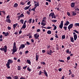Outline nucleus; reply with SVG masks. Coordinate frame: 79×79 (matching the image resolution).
Listing matches in <instances>:
<instances>
[{"label": "nucleus", "instance_id": "obj_1", "mask_svg": "<svg viewBox=\"0 0 79 79\" xmlns=\"http://www.w3.org/2000/svg\"><path fill=\"white\" fill-rule=\"evenodd\" d=\"M13 62V60L11 59L8 60V61L7 62V63L6 64V65L8 69L10 68V64L12 63Z\"/></svg>", "mask_w": 79, "mask_h": 79}, {"label": "nucleus", "instance_id": "obj_2", "mask_svg": "<svg viewBox=\"0 0 79 79\" xmlns=\"http://www.w3.org/2000/svg\"><path fill=\"white\" fill-rule=\"evenodd\" d=\"M1 51H4L5 53H6L7 51V47L6 45L4 46V48H0Z\"/></svg>", "mask_w": 79, "mask_h": 79}, {"label": "nucleus", "instance_id": "obj_3", "mask_svg": "<svg viewBox=\"0 0 79 79\" xmlns=\"http://www.w3.org/2000/svg\"><path fill=\"white\" fill-rule=\"evenodd\" d=\"M49 17L52 16V19H56V17L54 14V13L53 12V13H51L49 15Z\"/></svg>", "mask_w": 79, "mask_h": 79}, {"label": "nucleus", "instance_id": "obj_4", "mask_svg": "<svg viewBox=\"0 0 79 79\" xmlns=\"http://www.w3.org/2000/svg\"><path fill=\"white\" fill-rule=\"evenodd\" d=\"M53 52H52L51 50L50 49V51L48 50L47 51L46 53L49 56L51 55L52 53H53Z\"/></svg>", "mask_w": 79, "mask_h": 79}, {"label": "nucleus", "instance_id": "obj_5", "mask_svg": "<svg viewBox=\"0 0 79 79\" xmlns=\"http://www.w3.org/2000/svg\"><path fill=\"white\" fill-rule=\"evenodd\" d=\"M25 47V45L24 44H21L20 45V47L19 48V51L20 49H23Z\"/></svg>", "mask_w": 79, "mask_h": 79}, {"label": "nucleus", "instance_id": "obj_6", "mask_svg": "<svg viewBox=\"0 0 79 79\" xmlns=\"http://www.w3.org/2000/svg\"><path fill=\"white\" fill-rule=\"evenodd\" d=\"M73 24H70L69 26H68V29L69 30V31H70L71 29L73 27Z\"/></svg>", "mask_w": 79, "mask_h": 79}, {"label": "nucleus", "instance_id": "obj_7", "mask_svg": "<svg viewBox=\"0 0 79 79\" xmlns=\"http://www.w3.org/2000/svg\"><path fill=\"white\" fill-rule=\"evenodd\" d=\"M63 26V21H62L61 22V23L60 25L59 26L60 28L61 29L62 28Z\"/></svg>", "mask_w": 79, "mask_h": 79}, {"label": "nucleus", "instance_id": "obj_8", "mask_svg": "<svg viewBox=\"0 0 79 79\" xmlns=\"http://www.w3.org/2000/svg\"><path fill=\"white\" fill-rule=\"evenodd\" d=\"M34 37H35V38L36 39H37L38 38H39V34L38 35V33H37L34 35Z\"/></svg>", "mask_w": 79, "mask_h": 79}, {"label": "nucleus", "instance_id": "obj_9", "mask_svg": "<svg viewBox=\"0 0 79 79\" xmlns=\"http://www.w3.org/2000/svg\"><path fill=\"white\" fill-rule=\"evenodd\" d=\"M13 49H17V47L16 46V43L15 42H14V45L13 47Z\"/></svg>", "mask_w": 79, "mask_h": 79}, {"label": "nucleus", "instance_id": "obj_10", "mask_svg": "<svg viewBox=\"0 0 79 79\" xmlns=\"http://www.w3.org/2000/svg\"><path fill=\"white\" fill-rule=\"evenodd\" d=\"M70 23L69 21H66V23L64 24V25L65 26H67Z\"/></svg>", "mask_w": 79, "mask_h": 79}, {"label": "nucleus", "instance_id": "obj_11", "mask_svg": "<svg viewBox=\"0 0 79 79\" xmlns=\"http://www.w3.org/2000/svg\"><path fill=\"white\" fill-rule=\"evenodd\" d=\"M34 6L35 8H37V6H39V2H37V4H35Z\"/></svg>", "mask_w": 79, "mask_h": 79}, {"label": "nucleus", "instance_id": "obj_12", "mask_svg": "<svg viewBox=\"0 0 79 79\" xmlns=\"http://www.w3.org/2000/svg\"><path fill=\"white\" fill-rule=\"evenodd\" d=\"M6 22L10 23H11V20L10 19H6Z\"/></svg>", "mask_w": 79, "mask_h": 79}, {"label": "nucleus", "instance_id": "obj_13", "mask_svg": "<svg viewBox=\"0 0 79 79\" xmlns=\"http://www.w3.org/2000/svg\"><path fill=\"white\" fill-rule=\"evenodd\" d=\"M17 51V49H13V52L12 53V54H14L15 52H16Z\"/></svg>", "mask_w": 79, "mask_h": 79}, {"label": "nucleus", "instance_id": "obj_14", "mask_svg": "<svg viewBox=\"0 0 79 79\" xmlns=\"http://www.w3.org/2000/svg\"><path fill=\"white\" fill-rule=\"evenodd\" d=\"M43 73H44L47 77L48 76L47 73L45 70H44Z\"/></svg>", "mask_w": 79, "mask_h": 79}, {"label": "nucleus", "instance_id": "obj_15", "mask_svg": "<svg viewBox=\"0 0 79 79\" xmlns=\"http://www.w3.org/2000/svg\"><path fill=\"white\" fill-rule=\"evenodd\" d=\"M73 37H74V40L76 41L77 38V35H74Z\"/></svg>", "mask_w": 79, "mask_h": 79}, {"label": "nucleus", "instance_id": "obj_16", "mask_svg": "<svg viewBox=\"0 0 79 79\" xmlns=\"http://www.w3.org/2000/svg\"><path fill=\"white\" fill-rule=\"evenodd\" d=\"M74 26L75 27H79V23H77L74 24Z\"/></svg>", "mask_w": 79, "mask_h": 79}, {"label": "nucleus", "instance_id": "obj_17", "mask_svg": "<svg viewBox=\"0 0 79 79\" xmlns=\"http://www.w3.org/2000/svg\"><path fill=\"white\" fill-rule=\"evenodd\" d=\"M32 19L31 18L29 19V20L27 21V23H29V24H31L32 22Z\"/></svg>", "mask_w": 79, "mask_h": 79}, {"label": "nucleus", "instance_id": "obj_18", "mask_svg": "<svg viewBox=\"0 0 79 79\" xmlns=\"http://www.w3.org/2000/svg\"><path fill=\"white\" fill-rule=\"evenodd\" d=\"M70 40L71 42H74V41L73 37H70Z\"/></svg>", "mask_w": 79, "mask_h": 79}, {"label": "nucleus", "instance_id": "obj_19", "mask_svg": "<svg viewBox=\"0 0 79 79\" xmlns=\"http://www.w3.org/2000/svg\"><path fill=\"white\" fill-rule=\"evenodd\" d=\"M18 25V23H16L15 24H14L13 25L14 29H15L16 27Z\"/></svg>", "mask_w": 79, "mask_h": 79}, {"label": "nucleus", "instance_id": "obj_20", "mask_svg": "<svg viewBox=\"0 0 79 79\" xmlns=\"http://www.w3.org/2000/svg\"><path fill=\"white\" fill-rule=\"evenodd\" d=\"M17 69L19 71H20V70H21V66H18L17 67Z\"/></svg>", "mask_w": 79, "mask_h": 79}, {"label": "nucleus", "instance_id": "obj_21", "mask_svg": "<svg viewBox=\"0 0 79 79\" xmlns=\"http://www.w3.org/2000/svg\"><path fill=\"white\" fill-rule=\"evenodd\" d=\"M75 6V3L74 2H72L71 3V6L72 8H73Z\"/></svg>", "mask_w": 79, "mask_h": 79}, {"label": "nucleus", "instance_id": "obj_22", "mask_svg": "<svg viewBox=\"0 0 79 79\" xmlns=\"http://www.w3.org/2000/svg\"><path fill=\"white\" fill-rule=\"evenodd\" d=\"M73 16H75L77 15V13L74 11H73Z\"/></svg>", "mask_w": 79, "mask_h": 79}, {"label": "nucleus", "instance_id": "obj_23", "mask_svg": "<svg viewBox=\"0 0 79 79\" xmlns=\"http://www.w3.org/2000/svg\"><path fill=\"white\" fill-rule=\"evenodd\" d=\"M27 62L28 64L30 65H31V62L30 60H27Z\"/></svg>", "mask_w": 79, "mask_h": 79}, {"label": "nucleus", "instance_id": "obj_24", "mask_svg": "<svg viewBox=\"0 0 79 79\" xmlns=\"http://www.w3.org/2000/svg\"><path fill=\"white\" fill-rule=\"evenodd\" d=\"M18 4L17 3H15L14 6V7H15V8H17V6H18Z\"/></svg>", "mask_w": 79, "mask_h": 79}, {"label": "nucleus", "instance_id": "obj_25", "mask_svg": "<svg viewBox=\"0 0 79 79\" xmlns=\"http://www.w3.org/2000/svg\"><path fill=\"white\" fill-rule=\"evenodd\" d=\"M26 27V25L23 24L22 27V29H25Z\"/></svg>", "mask_w": 79, "mask_h": 79}, {"label": "nucleus", "instance_id": "obj_26", "mask_svg": "<svg viewBox=\"0 0 79 79\" xmlns=\"http://www.w3.org/2000/svg\"><path fill=\"white\" fill-rule=\"evenodd\" d=\"M51 33H52V31H50V30L48 31L47 32V33L49 35L51 34Z\"/></svg>", "mask_w": 79, "mask_h": 79}, {"label": "nucleus", "instance_id": "obj_27", "mask_svg": "<svg viewBox=\"0 0 79 79\" xmlns=\"http://www.w3.org/2000/svg\"><path fill=\"white\" fill-rule=\"evenodd\" d=\"M38 56L37 54V53L36 55V61H38Z\"/></svg>", "mask_w": 79, "mask_h": 79}, {"label": "nucleus", "instance_id": "obj_28", "mask_svg": "<svg viewBox=\"0 0 79 79\" xmlns=\"http://www.w3.org/2000/svg\"><path fill=\"white\" fill-rule=\"evenodd\" d=\"M27 70L29 72H31V69H30L29 67H28L27 68Z\"/></svg>", "mask_w": 79, "mask_h": 79}, {"label": "nucleus", "instance_id": "obj_29", "mask_svg": "<svg viewBox=\"0 0 79 79\" xmlns=\"http://www.w3.org/2000/svg\"><path fill=\"white\" fill-rule=\"evenodd\" d=\"M9 35V33L8 32H6L4 35L5 37H7Z\"/></svg>", "mask_w": 79, "mask_h": 79}, {"label": "nucleus", "instance_id": "obj_30", "mask_svg": "<svg viewBox=\"0 0 79 79\" xmlns=\"http://www.w3.org/2000/svg\"><path fill=\"white\" fill-rule=\"evenodd\" d=\"M29 7H28V6H26L24 8V9L25 10H28V9H29Z\"/></svg>", "mask_w": 79, "mask_h": 79}, {"label": "nucleus", "instance_id": "obj_31", "mask_svg": "<svg viewBox=\"0 0 79 79\" xmlns=\"http://www.w3.org/2000/svg\"><path fill=\"white\" fill-rule=\"evenodd\" d=\"M41 25H43V26H44L46 25V23H44L43 22H41Z\"/></svg>", "mask_w": 79, "mask_h": 79}, {"label": "nucleus", "instance_id": "obj_32", "mask_svg": "<svg viewBox=\"0 0 79 79\" xmlns=\"http://www.w3.org/2000/svg\"><path fill=\"white\" fill-rule=\"evenodd\" d=\"M51 21L53 23H56L57 21V20H52Z\"/></svg>", "mask_w": 79, "mask_h": 79}, {"label": "nucleus", "instance_id": "obj_33", "mask_svg": "<svg viewBox=\"0 0 79 79\" xmlns=\"http://www.w3.org/2000/svg\"><path fill=\"white\" fill-rule=\"evenodd\" d=\"M19 16L21 18H22L24 16V15H23V14H21Z\"/></svg>", "mask_w": 79, "mask_h": 79}, {"label": "nucleus", "instance_id": "obj_34", "mask_svg": "<svg viewBox=\"0 0 79 79\" xmlns=\"http://www.w3.org/2000/svg\"><path fill=\"white\" fill-rule=\"evenodd\" d=\"M13 78L14 79H18L19 77L18 76H15Z\"/></svg>", "mask_w": 79, "mask_h": 79}, {"label": "nucleus", "instance_id": "obj_35", "mask_svg": "<svg viewBox=\"0 0 79 79\" xmlns=\"http://www.w3.org/2000/svg\"><path fill=\"white\" fill-rule=\"evenodd\" d=\"M20 22H21L22 24H23L24 22V20L21 19L20 21Z\"/></svg>", "mask_w": 79, "mask_h": 79}, {"label": "nucleus", "instance_id": "obj_36", "mask_svg": "<svg viewBox=\"0 0 79 79\" xmlns=\"http://www.w3.org/2000/svg\"><path fill=\"white\" fill-rule=\"evenodd\" d=\"M7 79H11V78L10 76L6 77Z\"/></svg>", "mask_w": 79, "mask_h": 79}, {"label": "nucleus", "instance_id": "obj_37", "mask_svg": "<svg viewBox=\"0 0 79 79\" xmlns=\"http://www.w3.org/2000/svg\"><path fill=\"white\" fill-rule=\"evenodd\" d=\"M65 35H62V39H65Z\"/></svg>", "mask_w": 79, "mask_h": 79}, {"label": "nucleus", "instance_id": "obj_38", "mask_svg": "<svg viewBox=\"0 0 79 79\" xmlns=\"http://www.w3.org/2000/svg\"><path fill=\"white\" fill-rule=\"evenodd\" d=\"M36 7H35L34 8H32L31 10V11H35V9H36Z\"/></svg>", "mask_w": 79, "mask_h": 79}, {"label": "nucleus", "instance_id": "obj_39", "mask_svg": "<svg viewBox=\"0 0 79 79\" xmlns=\"http://www.w3.org/2000/svg\"><path fill=\"white\" fill-rule=\"evenodd\" d=\"M42 72L41 70L40 71V72H39L38 74L39 75H40L42 74Z\"/></svg>", "mask_w": 79, "mask_h": 79}, {"label": "nucleus", "instance_id": "obj_40", "mask_svg": "<svg viewBox=\"0 0 79 79\" xmlns=\"http://www.w3.org/2000/svg\"><path fill=\"white\" fill-rule=\"evenodd\" d=\"M47 49H48L50 48V45L48 44L47 45Z\"/></svg>", "mask_w": 79, "mask_h": 79}, {"label": "nucleus", "instance_id": "obj_41", "mask_svg": "<svg viewBox=\"0 0 79 79\" xmlns=\"http://www.w3.org/2000/svg\"><path fill=\"white\" fill-rule=\"evenodd\" d=\"M21 77H20V79H25V78L24 77H23L22 76H21Z\"/></svg>", "mask_w": 79, "mask_h": 79}, {"label": "nucleus", "instance_id": "obj_42", "mask_svg": "<svg viewBox=\"0 0 79 79\" xmlns=\"http://www.w3.org/2000/svg\"><path fill=\"white\" fill-rule=\"evenodd\" d=\"M73 31L76 32L77 33L79 34V32H78V31H76V30H73Z\"/></svg>", "mask_w": 79, "mask_h": 79}, {"label": "nucleus", "instance_id": "obj_43", "mask_svg": "<svg viewBox=\"0 0 79 79\" xmlns=\"http://www.w3.org/2000/svg\"><path fill=\"white\" fill-rule=\"evenodd\" d=\"M55 37L56 38H57V39L58 38H59L58 36L57 35V34H55Z\"/></svg>", "mask_w": 79, "mask_h": 79}, {"label": "nucleus", "instance_id": "obj_44", "mask_svg": "<svg viewBox=\"0 0 79 79\" xmlns=\"http://www.w3.org/2000/svg\"><path fill=\"white\" fill-rule=\"evenodd\" d=\"M57 27L56 26H54V28L53 29V30H55L56 29Z\"/></svg>", "mask_w": 79, "mask_h": 79}, {"label": "nucleus", "instance_id": "obj_45", "mask_svg": "<svg viewBox=\"0 0 79 79\" xmlns=\"http://www.w3.org/2000/svg\"><path fill=\"white\" fill-rule=\"evenodd\" d=\"M26 43L28 45H30L31 44V43L29 42H28V41L26 42Z\"/></svg>", "mask_w": 79, "mask_h": 79}, {"label": "nucleus", "instance_id": "obj_46", "mask_svg": "<svg viewBox=\"0 0 79 79\" xmlns=\"http://www.w3.org/2000/svg\"><path fill=\"white\" fill-rule=\"evenodd\" d=\"M27 66L26 65V66H25L23 67V69H26L27 68Z\"/></svg>", "mask_w": 79, "mask_h": 79}, {"label": "nucleus", "instance_id": "obj_47", "mask_svg": "<svg viewBox=\"0 0 79 79\" xmlns=\"http://www.w3.org/2000/svg\"><path fill=\"white\" fill-rule=\"evenodd\" d=\"M59 61L60 62H64V61L63 60H59Z\"/></svg>", "mask_w": 79, "mask_h": 79}, {"label": "nucleus", "instance_id": "obj_48", "mask_svg": "<svg viewBox=\"0 0 79 79\" xmlns=\"http://www.w3.org/2000/svg\"><path fill=\"white\" fill-rule=\"evenodd\" d=\"M71 76H72V77L73 78L75 77V75L73 74H72L71 75Z\"/></svg>", "mask_w": 79, "mask_h": 79}, {"label": "nucleus", "instance_id": "obj_49", "mask_svg": "<svg viewBox=\"0 0 79 79\" xmlns=\"http://www.w3.org/2000/svg\"><path fill=\"white\" fill-rule=\"evenodd\" d=\"M20 4L22 5H24V3L23 2H21L20 3Z\"/></svg>", "mask_w": 79, "mask_h": 79}, {"label": "nucleus", "instance_id": "obj_50", "mask_svg": "<svg viewBox=\"0 0 79 79\" xmlns=\"http://www.w3.org/2000/svg\"><path fill=\"white\" fill-rule=\"evenodd\" d=\"M64 30H65V31H66L67 28V27L66 26L65 27H64Z\"/></svg>", "mask_w": 79, "mask_h": 79}, {"label": "nucleus", "instance_id": "obj_51", "mask_svg": "<svg viewBox=\"0 0 79 79\" xmlns=\"http://www.w3.org/2000/svg\"><path fill=\"white\" fill-rule=\"evenodd\" d=\"M7 29L8 30H11V27H7Z\"/></svg>", "mask_w": 79, "mask_h": 79}, {"label": "nucleus", "instance_id": "obj_52", "mask_svg": "<svg viewBox=\"0 0 79 79\" xmlns=\"http://www.w3.org/2000/svg\"><path fill=\"white\" fill-rule=\"evenodd\" d=\"M10 15H8V16L6 17V19H10V17H9Z\"/></svg>", "mask_w": 79, "mask_h": 79}, {"label": "nucleus", "instance_id": "obj_53", "mask_svg": "<svg viewBox=\"0 0 79 79\" xmlns=\"http://www.w3.org/2000/svg\"><path fill=\"white\" fill-rule=\"evenodd\" d=\"M70 56H68L67 58V59L68 60H70Z\"/></svg>", "mask_w": 79, "mask_h": 79}, {"label": "nucleus", "instance_id": "obj_54", "mask_svg": "<svg viewBox=\"0 0 79 79\" xmlns=\"http://www.w3.org/2000/svg\"><path fill=\"white\" fill-rule=\"evenodd\" d=\"M40 29H38L37 30V32H40Z\"/></svg>", "mask_w": 79, "mask_h": 79}, {"label": "nucleus", "instance_id": "obj_55", "mask_svg": "<svg viewBox=\"0 0 79 79\" xmlns=\"http://www.w3.org/2000/svg\"><path fill=\"white\" fill-rule=\"evenodd\" d=\"M27 14H28V15H29L30 13V12L29 11H27Z\"/></svg>", "mask_w": 79, "mask_h": 79}, {"label": "nucleus", "instance_id": "obj_56", "mask_svg": "<svg viewBox=\"0 0 79 79\" xmlns=\"http://www.w3.org/2000/svg\"><path fill=\"white\" fill-rule=\"evenodd\" d=\"M19 54L20 55H22L23 54V52H20Z\"/></svg>", "mask_w": 79, "mask_h": 79}, {"label": "nucleus", "instance_id": "obj_57", "mask_svg": "<svg viewBox=\"0 0 79 79\" xmlns=\"http://www.w3.org/2000/svg\"><path fill=\"white\" fill-rule=\"evenodd\" d=\"M67 14L68 16H69L70 15V13L69 12H68Z\"/></svg>", "mask_w": 79, "mask_h": 79}, {"label": "nucleus", "instance_id": "obj_58", "mask_svg": "<svg viewBox=\"0 0 79 79\" xmlns=\"http://www.w3.org/2000/svg\"><path fill=\"white\" fill-rule=\"evenodd\" d=\"M51 27H47V29H51Z\"/></svg>", "mask_w": 79, "mask_h": 79}, {"label": "nucleus", "instance_id": "obj_59", "mask_svg": "<svg viewBox=\"0 0 79 79\" xmlns=\"http://www.w3.org/2000/svg\"><path fill=\"white\" fill-rule=\"evenodd\" d=\"M30 35V33H28L27 34V36H28Z\"/></svg>", "mask_w": 79, "mask_h": 79}, {"label": "nucleus", "instance_id": "obj_60", "mask_svg": "<svg viewBox=\"0 0 79 79\" xmlns=\"http://www.w3.org/2000/svg\"><path fill=\"white\" fill-rule=\"evenodd\" d=\"M61 71H62V69L61 68L59 69V72H61Z\"/></svg>", "mask_w": 79, "mask_h": 79}, {"label": "nucleus", "instance_id": "obj_61", "mask_svg": "<svg viewBox=\"0 0 79 79\" xmlns=\"http://www.w3.org/2000/svg\"><path fill=\"white\" fill-rule=\"evenodd\" d=\"M66 52L67 53H69V49H68L67 50H66Z\"/></svg>", "mask_w": 79, "mask_h": 79}, {"label": "nucleus", "instance_id": "obj_62", "mask_svg": "<svg viewBox=\"0 0 79 79\" xmlns=\"http://www.w3.org/2000/svg\"><path fill=\"white\" fill-rule=\"evenodd\" d=\"M31 41L32 43L34 42V40L33 39H31Z\"/></svg>", "mask_w": 79, "mask_h": 79}, {"label": "nucleus", "instance_id": "obj_63", "mask_svg": "<svg viewBox=\"0 0 79 79\" xmlns=\"http://www.w3.org/2000/svg\"><path fill=\"white\" fill-rule=\"evenodd\" d=\"M3 37V36L2 35H0V39H2Z\"/></svg>", "mask_w": 79, "mask_h": 79}, {"label": "nucleus", "instance_id": "obj_64", "mask_svg": "<svg viewBox=\"0 0 79 79\" xmlns=\"http://www.w3.org/2000/svg\"><path fill=\"white\" fill-rule=\"evenodd\" d=\"M65 77V76L64 75L63 76L61 79H64V77Z\"/></svg>", "mask_w": 79, "mask_h": 79}]
</instances>
